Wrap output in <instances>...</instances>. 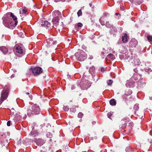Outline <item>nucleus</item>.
Wrapping results in <instances>:
<instances>
[{"label": "nucleus", "instance_id": "18", "mask_svg": "<svg viewBox=\"0 0 152 152\" xmlns=\"http://www.w3.org/2000/svg\"><path fill=\"white\" fill-rule=\"evenodd\" d=\"M34 127L32 128V131L31 132L30 135L32 137H35L39 135V133L38 132L36 131H35L33 129Z\"/></svg>", "mask_w": 152, "mask_h": 152}, {"label": "nucleus", "instance_id": "16", "mask_svg": "<svg viewBox=\"0 0 152 152\" xmlns=\"http://www.w3.org/2000/svg\"><path fill=\"white\" fill-rule=\"evenodd\" d=\"M54 18H53L52 21L53 22V23L54 25L56 27H57V25H58V23L59 22V18L58 17V16L57 17H53Z\"/></svg>", "mask_w": 152, "mask_h": 152}, {"label": "nucleus", "instance_id": "35", "mask_svg": "<svg viewBox=\"0 0 152 152\" xmlns=\"http://www.w3.org/2000/svg\"><path fill=\"white\" fill-rule=\"evenodd\" d=\"M113 83V81L111 80H110L107 81V83L108 85L110 86Z\"/></svg>", "mask_w": 152, "mask_h": 152}, {"label": "nucleus", "instance_id": "53", "mask_svg": "<svg viewBox=\"0 0 152 152\" xmlns=\"http://www.w3.org/2000/svg\"><path fill=\"white\" fill-rule=\"evenodd\" d=\"M128 83L127 82L126 83V86H127V85L128 84Z\"/></svg>", "mask_w": 152, "mask_h": 152}, {"label": "nucleus", "instance_id": "26", "mask_svg": "<svg viewBox=\"0 0 152 152\" xmlns=\"http://www.w3.org/2000/svg\"><path fill=\"white\" fill-rule=\"evenodd\" d=\"M110 105H115L116 104V102L114 99H112L110 101Z\"/></svg>", "mask_w": 152, "mask_h": 152}, {"label": "nucleus", "instance_id": "23", "mask_svg": "<svg viewBox=\"0 0 152 152\" xmlns=\"http://www.w3.org/2000/svg\"><path fill=\"white\" fill-rule=\"evenodd\" d=\"M107 59L113 60L115 59V56L113 54L110 53L107 56Z\"/></svg>", "mask_w": 152, "mask_h": 152}, {"label": "nucleus", "instance_id": "32", "mask_svg": "<svg viewBox=\"0 0 152 152\" xmlns=\"http://www.w3.org/2000/svg\"><path fill=\"white\" fill-rule=\"evenodd\" d=\"M46 136L47 137L49 138H51L52 137V134L50 132H48L46 134Z\"/></svg>", "mask_w": 152, "mask_h": 152}, {"label": "nucleus", "instance_id": "17", "mask_svg": "<svg viewBox=\"0 0 152 152\" xmlns=\"http://www.w3.org/2000/svg\"><path fill=\"white\" fill-rule=\"evenodd\" d=\"M40 152H53L51 147H47L46 148L43 147V149L40 151Z\"/></svg>", "mask_w": 152, "mask_h": 152}, {"label": "nucleus", "instance_id": "14", "mask_svg": "<svg viewBox=\"0 0 152 152\" xmlns=\"http://www.w3.org/2000/svg\"><path fill=\"white\" fill-rule=\"evenodd\" d=\"M34 141L36 143V144L38 145L41 146L42 145L45 143L44 140L40 139H38L37 140L36 139L35 140V139Z\"/></svg>", "mask_w": 152, "mask_h": 152}, {"label": "nucleus", "instance_id": "40", "mask_svg": "<svg viewBox=\"0 0 152 152\" xmlns=\"http://www.w3.org/2000/svg\"><path fill=\"white\" fill-rule=\"evenodd\" d=\"M77 26L78 27H81L83 26V24L81 23H77Z\"/></svg>", "mask_w": 152, "mask_h": 152}, {"label": "nucleus", "instance_id": "21", "mask_svg": "<svg viewBox=\"0 0 152 152\" xmlns=\"http://www.w3.org/2000/svg\"><path fill=\"white\" fill-rule=\"evenodd\" d=\"M134 65H139L140 64V60L137 58H135L134 61H132Z\"/></svg>", "mask_w": 152, "mask_h": 152}, {"label": "nucleus", "instance_id": "58", "mask_svg": "<svg viewBox=\"0 0 152 152\" xmlns=\"http://www.w3.org/2000/svg\"><path fill=\"white\" fill-rule=\"evenodd\" d=\"M120 18V17H118V18H117L118 19H119Z\"/></svg>", "mask_w": 152, "mask_h": 152}, {"label": "nucleus", "instance_id": "38", "mask_svg": "<svg viewBox=\"0 0 152 152\" xmlns=\"http://www.w3.org/2000/svg\"><path fill=\"white\" fill-rule=\"evenodd\" d=\"M83 115V114L82 113H79L78 115V117L80 118H81Z\"/></svg>", "mask_w": 152, "mask_h": 152}, {"label": "nucleus", "instance_id": "43", "mask_svg": "<svg viewBox=\"0 0 152 152\" xmlns=\"http://www.w3.org/2000/svg\"><path fill=\"white\" fill-rule=\"evenodd\" d=\"M104 52L102 51L101 52V55L102 56V58H104Z\"/></svg>", "mask_w": 152, "mask_h": 152}, {"label": "nucleus", "instance_id": "42", "mask_svg": "<svg viewBox=\"0 0 152 152\" xmlns=\"http://www.w3.org/2000/svg\"><path fill=\"white\" fill-rule=\"evenodd\" d=\"M7 125L8 126H10L11 125V121H8L7 123Z\"/></svg>", "mask_w": 152, "mask_h": 152}, {"label": "nucleus", "instance_id": "57", "mask_svg": "<svg viewBox=\"0 0 152 152\" xmlns=\"http://www.w3.org/2000/svg\"><path fill=\"white\" fill-rule=\"evenodd\" d=\"M49 140L50 141H51V139H50Z\"/></svg>", "mask_w": 152, "mask_h": 152}, {"label": "nucleus", "instance_id": "25", "mask_svg": "<svg viewBox=\"0 0 152 152\" xmlns=\"http://www.w3.org/2000/svg\"><path fill=\"white\" fill-rule=\"evenodd\" d=\"M147 38L148 40L150 42V43L152 45V36L148 35L147 36Z\"/></svg>", "mask_w": 152, "mask_h": 152}, {"label": "nucleus", "instance_id": "10", "mask_svg": "<svg viewBox=\"0 0 152 152\" xmlns=\"http://www.w3.org/2000/svg\"><path fill=\"white\" fill-rule=\"evenodd\" d=\"M56 41H53L52 38H49L47 40V47H50L52 45H56Z\"/></svg>", "mask_w": 152, "mask_h": 152}, {"label": "nucleus", "instance_id": "39", "mask_svg": "<svg viewBox=\"0 0 152 152\" xmlns=\"http://www.w3.org/2000/svg\"><path fill=\"white\" fill-rule=\"evenodd\" d=\"M11 113L12 114H14L15 113V110L13 108H12L11 110Z\"/></svg>", "mask_w": 152, "mask_h": 152}, {"label": "nucleus", "instance_id": "55", "mask_svg": "<svg viewBox=\"0 0 152 152\" xmlns=\"http://www.w3.org/2000/svg\"><path fill=\"white\" fill-rule=\"evenodd\" d=\"M26 94L28 95L29 94V93H26Z\"/></svg>", "mask_w": 152, "mask_h": 152}, {"label": "nucleus", "instance_id": "15", "mask_svg": "<svg viewBox=\"0 0 152 152\" xmlns=\"http://www.w3.org/2000/svg\"><path fill=\"white\" fill-rule=\"evenodd\" d=\"M41 26L45 28H51L50 23L48 21H45L43 22L41 24Z\"/></svg>", "mask_w": 152, "mask_h": 152}, {"label": "nucleus", "instance_id": "56", "mask_svg": "<svg viewBox=\"0 0 152 152\" xmlns=\"http://www.w3.org/2000/svg\"><path fill=\"white\" fill-rule=\"evenodd\" d=\"M150 69V70H148L149 71H152V70H151V69Z\"/></svg>", "mask_w": 152, "mask_h": 152}, {"label": "nucleus", "instance_id": "4", "mask_svg": "<svg viewBox=\"0 0 152 152\" xmlns=\"http://www.w3.org/2000/svg\"><path fill=\"white\" fill-rule=\"evenodd\" d=\"M75 56L78 61H83L86 58V54L83 50L77 52L75 54Z\"/></svg>", "mask_w": 152, "mask_h": 152}, {"label": "nucleus", "instance_id": "41", "mask_svg": "<svg viewBox=\"0 0 152 152\" xmlns=\"http://www.w3.org/2000/svg\"><path fill=\"white\" fill-rule=\"evenodd\" d=\"M100 70L102 72H103L104 71H105V69H104V68H103V67H101L100 68Z\"/></svg>", "mask_w": 152, "mask_h": 152}, {"label": "nucleus", "instance_id": "47", "mask_svg": "<svg viewBox=\"0 0 152 152\" xmlns=\"http://www.w3.org/2000/svg\"><path fill=\"white\" fill-rule=\"evenodd\" d=\"M134 72H137V71H138V70L137 69V68H135L134 69Z\"/></svg>", "mask_w": 152, "mask_h": 152}, {"label": "nucleus", "instance_id": "22", "mask_svg": "<svg viewBox=\"0 0 152 152\" xmlns=\"http://www.w3.org/2000/svg\"><path fill=\"white\" fill-rule=\"evenodd\" d=\"M0 50H1L2 52L4 54H6L8 52V50L7 48L5 47H0Z\"/></svg>", "mask_w": 152, "mask_h": 152}, {"label": "nucleus", "instance_id": "13", "mask_svg": "<svg viewBox=\"0 0 152 152\" xmlns=\"http://www.w3.org/2000/svg\"><path fill=\"white\" fill-rule=\"evenodd\" d=\"M129 57V56L128 53H127L121 54L119 55V58L121 60H126L128 59Z\"/></svg>", "mask_w": 152, "mask_h": 152}, {"label": "nucleus", "instance_id": "36", "mask_svg": "<svg viewBox=\"0 0 152 152\" xmlns=\"http://www.w3.org/2000/svg\"><path fill=\"white\" fill-rule=\"evenodd\" d=\"M77 14L78 16V17H79L80 16H81L82 14V12L81 11V10H79L77 12Z\"/></svg>", "mask_w": 152, "mask_h": 152}, {"label": "nucleus", "instance_id": "46", "mask_svg": "<svg viewBox=\"0 0 152 152\" xmlns=\"http://www.w3.org/2000/svg\"><path fill=\"white\" fill-rule=\"evenodd\" d=\"M75 86L74 85H73L72 86V87H71V89L72 90H73L74 89H75Z\"/></svg>", "mask_w": 152, "mask_h": 152}, {"label": "nucleus", "instance_id": "34", "mask_svg": "<svg viewBox=\"0 0 152 152\" xmlns=\"http://www.w3.org/2000/svg\"><path fill=\"white\" fill-rule=\"evenodd\" d=\"M113 112H109L107 113V115L108 117L110 118L111 116L113 115Z\"/></svg>", "mask_w": 152, "mask_h": 152}, {"label": "nucleus", "instance_id": "9", "mask_svg": "<svg viewBox=\"0 0 152 152\" xmlns=\"http://www.w3.org/2000/svg\"><path fill=\"white\" fill-rule=\"evenodd\" d=\"M1 137H2L3 136H4L3 137H5V139L4 140H3V139H2L1 138V144L2 145H8L7 142H8V140L7 137L8 136V134L7 133L6 134V133H5L4 134H0Z\"/></svg>", "mask_w": 152, "mask_h": 152}, {"label": "nucleus", "instance_id": "7", "mask_svg": "<svg viewBox=\"0 0 152 152\" xmlns=\"http://www.w3.org/2000/svg\"><path fill=\"white\" fill-rule=\"evenodd\" d=\"M32 71L34 76H37L42 72V69L39 67H37L32 69Z\"/></svg>", "mask_w": 152, "mask_h": 152}, {"label": "nucleus", "instance_id": "8", "mask_svg": "<svg viewBox=\"0 0 152 152\" xmlns=\"http://www.w3.org/2000/svg\"><path fill=\"white\" fill-rule=\"evenodd\" d=\"M142 75L138 74H134L132 77L133 78L134 80H138L137 83L138 84V86H139V85L142 84H145V83H141V82H140L142 80V78L141 77Z\"/></svg>", "mask_w": 152, "mask_h": 152}, {"label": "nucleus", "instance_id": "51", "mask_svg": "<svg viewBox=\"0 0 152 152\" xmlns=\"http://www.w3.org/2000/svg\"><path fill=\"white\" fill-rule=\"evenodd\" d=\"M124 126L125 127L126 126V124H124Z\"/></svg>", "mask_w": 152, "mask_h": 152}, {"label": "nucleus", "instance_id": "54", "mask_svg": "<svg viewBox=\"0 0 152 152\" xmlns=\"http://www.w3.org/2000/svg\"><path fill=\"white\" fill-rule=\"evenodd\" d=\"M90 58H91V59H92V58H93V57H90Z\"/></svg>", "mask_w": 152, "mask_h": 152}, {"label": "nucleus", "instance_id": "11", "mask_svg": "<svg viewBox=\"0 0 152 152\" xmlns=\"http://www.w3.org/2000/svg\"><path fill=\"white\" fill-rule=\"evenodd\" d=\"M129 43L130 47L132 48H135L138 45V42L135 39H132Z\"/></svg>", "mask_w": 152, "mask_h": 152}, {"label": "nucleus", "instance_id": "52", "mask_svg": "<svg viewBox=\"0 0 152 152\" xmlns=\"http://www.w3.org/2000/svg\"><path fill=\"white\" fill-rule=\"evenodd\" d=\"M74 56H71V58H74Z\"/></svg>", "mask_w": 152, "mask_h": 152}, {"label": "nucleus", "instance_id": "44", "mask_svg": "<svg viewBox=\"0 0 152 152\" xmlns=\"http://www.w3.org/2000/svg\"><path fill=\"white\" fill-rule=\"evenodd\" d=\"M131 2H136L137 1V0H129Z\"/></svg>", "mask_w": 152, "mask_h": 152}, {"label": "nucleus", "instance_id": "30", "mask_svg": "<svg viewBox=\"0 0 152 152\" xmlns=\"http://www.w3.org/2000/svg\"><path fill=\"white\" fill-rule=\"evenodd\" d=\"M70 110L73 112L75 113L76 111V107L75 106H73L72 108H70Z\"/></svg>", "mask_w": 152, "mask_h": 152}, {"label": "nucleus", "instance_id": "2", "mask_svg": "<svg viewBox=\"0 0 152 152\" xmlns=\"http://www.w3.org/2000/svg\"><path fill=\"white\" fill-rule=\"evenodd\" d=\"M40 112V108L39 105L34 104L32 106L31 109L28 110L27 114L28 116H30L33 114H38Z\"/></svg>", "mask_w": 152, "mask_h": 152}, {"label": "nucleus", "instance_id": "33", "mask_svg": "<svg viewBox=\"0 0 152 152\" xmlns=\"http://www.w3.org/2000/svg\"><path fill=\"white\" fill-rule=\"evenodd\" d=\"M134 109L136 110H138L139 109L138 104H135L134 107Z\"/></svg>", "mask_w": 152, "mask_h": 152}, {"label": "nucleus", "instance_id": "48", "mask_svg": "<svg viewBox=\"0 0 152 152\" xmlns=\"http://www.w3.org/2000/svg\"><path fill=\"white\" fill-rule=\"evenodd\" d=\"M26 115H25L23 117V119H25L26 118Z\"/></svg>", "mask_w": 152, "mask_h": 152}, {"label": "nucleus", "instance_id": "49", "mask_svg": "<svg viewBox=\"0 0 152 152\" xmlns=\"http://www.w3.org/2000/svg\"><path fill=\"white\" fill-rule=\"evenodd\" d=\"M118 15H119L118 13H116L115 14V15L117 16Z\"/></svg>", "mask_w": 152, "mask_h": 152}, {"label": "nucleus", "instance_id": "12", "mask_svg": "<svg viewBox=\"0 0 152 152\" xmlns=\"http://www.w3.org/2000/svg\"><path fill=\"white\" fill-rule=\"evenodd\" d=\"M20 115V112H18L16 113L15 117L13 119L14 122L15 123L21 119L22 117Z\"/></svg>", "mask_w": 152, "mask_h": 152}, {"label": "nucleus", "instance_id": "20", "mask_svg": "<svg viewBox=\"0 0 152 152\" xmlns=\"http://www.w3.org/2000/svg\"><path fill=\"white\" fill-rule=\"evenodd\" d=\"M61 15V13L58 10H56L53 12V17H57Z\"/></svg>", "mask_w": 152, "mask_h": 152}, {"label": "nucleus", "instance_id": "6", "mask_svg": "<svg viewBox=\"0 0 152 152\" xmlns=\"http://www.w3.org/2000/svg\"><path fill=\"white\" fill-rule=\"evenodd\" d=\"M15 54L16 55H21L23 56L25 54V51L23 47L18 46L15 47Z\"/></svg>", "mask_w": 152, "mask_h": 152}, {"label": "nucleus", "instance_id": "1", "mask_svg": "<svg viewBox=\"0 0 152 152\" xmlns=\"http://www.w3.org/2000/svg\"><path fill=\"white\" fill-rule=\"evenodd\" d=\"M4 26L11 29H13L17 24V18L11 12L7 13L2 18Z\"/></svg>", "mask_w": 152, "mask_h": 152}, {"label": "nucleus", "instance_id": "29", "mask_svg": "<svg viewBox=\"0 0 152 152\" xmlns=\"http://www.w3.org/2000/svg\"><path fill=\"white\" fill-rule=\"evenodd\" d=\"M95 70V68L93 67H91L90 68L89 70V72L91 74H92V73L94 72Z\"/></svg>", "mask_w": 152, "mask_h": 152}, {"label": "nucleus", "instance_id": "28", "mask_svg": "<svg viewBox=\"0 0 152 152\" xmlns=\"http://www.w3.org/2000/svg\"><path fill=\"white\" fill-rule=\"evenodd\" d=\"M106 26L108 28H111L112 26V25L109 23V22H107L105 23Z\"/></svg>", "mask_w": 152, "mask_h": 152}, {"label": "nucleus", "instance_id": "27", "mask_svg": "<svg viewBox=\"0 0 152 152\" xmlns=\"http://www.w3.org/2000/svg\"><path fill=\"white\" fill-rule=\"evenodd\" d=\"M132 93V91L129 89L126 90L125 91V94L127 95H129Z\"/></svg>", "mask_w": 152, "mask_h": 152}, {"label": "nucleus", "instance_id": "31", "mask_svg": "<svg viewBox=\"0 0 152 152\" xmlns=\"http://www.w3.org/2000/svg\"><path fill=\"white\" fill-rule=\"evenodd\" d=\"M63 108L64 110L66 111H68L69 109V107H68V106H64Z\"/></svg>", "mask_w": 152, "mask_h": 152}, {"label": "nucleus", "instance_id": "45", "mask_svg": "<svg viewBox=\"0 0 152 152\" xmlns=\"http://www.w3.org/2000/svg\"><path fill=\"white\" fill-rule=\"evenodd\" d=\"M104 15L105 16H107V15L109 16V14L107 13H104Z\"/></svg>", "mask_w": 152, "mask_h": 152}, {"label": "nucleus", "instance_id": "50", "mask_svg": "<svg viewBox=\"0 0 152 152\" xmlns=\"http://www.w3.org/2000/svg\"><path fill=\"white\" fill-rule=\"evenodd\" d=\"M89 5H90V7H91V6H92V3H90L89 4Z\"/></svg>", "mask_w": 152, "mask_h": 152}, {"label": "nucleus", "instance_id": "19", "mask_svg": "<svg viewBox=\"0 0 152 152\" xmlns=\"http://www.w3.org/2000/svg\"><path fill=\"white\" fill-rule=\"evenodd\" d=\"M129 38L127 35L125 34L124 35L122 36V41L123 43H126L128 41V39Z\"/></svg>", "mask_w": 152, "mask_h": 152}, {"label": "nucleus", "instance_id": "24", "mask_svg": "<svg viewBox=\"0 0 152 152\" xmlns=\"http://www.w3.org/2000/svg\"><path fill=\"white\" fill-rule=\"evenodd\" d=\"M27 8H23V9L22 11H20V14H23V15H25L26 14L27 12Z\"/></svg>", "mask_w": 152, "mask_h": 152}, {"label": "nucleus", "instance_id": "37", "mask_svg": "<svg viewBox=\"0 0 152 152\" xmlns=\"http://www.w3.org/2000/svg\"><path fill=\"white\" fill-rule=\"evenodd\" d=\"M99 21L102 25H105L104 22L101 19H100Z\"/></svg>", "mask_w": 152, "mask_h": 152}, {"label": "nucleus", "instance_id": "5", "mask_svg": "<svg viewBox=\"0 0 152 152\" xmlns=\"http://www.w3.org/2000/svg\"><path fill=\"white\" fill-rule=\"evenodd\" d=\"M91 86L90 83L88 80L81 81L80 87L83 90H86Z\"/></svg>", "mask_w": 152, "mask_h": 152}, {"label": "nucleus", "instance_id": "3", "mask_svg": "<svg viewBox=\"0 0 152 152\" xmlns=\"http://www.w3.org/2000/svg\"><path fill=\"white\" fill-rule=\"evenodd\" d=\"M9 89L7 86H6L4 88V90L1 94V96L0 99V104L7 99Z\"/></svg>", "mask_w": 152, "mask_h": 152}, {"label": "nucleus", "instance_id": "59", "mask_svg": "<svg viewBox=\"0 0 152 152\" xmlns=\"http://www.w3.org/2000/svg\"><path fill=\"white\" fill-rule=\"evenodd\" d=\"M67 40H68V41H70V40H69V39H68Z\"/></svg>", "mask_w": 152, "mask_h": 152}]
</instances>
